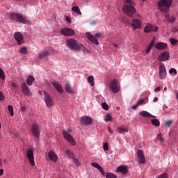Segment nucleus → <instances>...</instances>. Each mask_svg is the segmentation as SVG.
Returning <instances> with one entry per match:
<instances>
[{
  "label": "nucleus",
  "instance_id": "f257e3e1",
  "mask_svg": "<svg viewBox=\"0 0 178 178\" xmlns=\"http://www.w3.org/2000/svg\"><path fill=\"white\" fill-rule=\"evenodd\" d=\"M66 44L67 47L72 51H76L77 52H80V51L83 49V44H79L77 40L74 39H67L66 40Z\"/></svg>",
  "mask_w": 178,
  "mask_h": 178
},
{
  "label": "nucleus",
  "instance_id": "f03ea898",
  "mask_svg": "<svg viewBox=\"0 0 178 178\" xmlns=\"http://www.w3.org/2000/svg\"><path fill=\"white\" fill-rule=\"evenodd\" d=\"M11 20H15L18 23H22V24H30V21L27 19V17L23 14L13 13L10 14Z\"/></svg>",
  "mask_w": 178,
  "mask_h": 178
},
{
  "label": "nucleus",
  "instance_id": "7ed1b4c3",
  "mask_svg": "<svg viewBox=\"0 0 178 178\" xmlns=\"http://www.w3.org/2000/svg\"><path fill=\"white\" fill-rule=\"evenodd\" d=\"M172 0H161L158 3V8L160 12L168 13L170 6H172Z\"/></svg>",
  "mask_w": 178,
  "mask_h": 178
},
{
  "label": "nucleus",
  "instance_id": "20e7f679",
  "mask_svg": "<svg viewBox=\"0 0 178 178\" xmlns=\"http://www.w3.org/2000/svg\"><path fill=\"white\" fill-rule=\"evenodd\" d=\"M69 133H72V129H69L67 131L63 130V135L64 138L68 141V143H70L72 145H76V140H74V138H73V136H72Z\"/></svg>",
  "mask_w": 178,
  "mask_h": 178
},
{
  "label": "nucleus",
  "instance_id": "39448f33",
  "mask_svg": "<svg viewBox=\"0 0 178 178\" xmlns=\"http://www.w3.org/2000/svg\"><path fill=\"white\" fill-rule=\"evenodd\" d=\"M122 10L124 13L127 15V16H133L134 13H136V8H134L131 5L125 4Z\"/></svg>",
  "mask_w": 178,
  "mask_h": 178
},
{
  "label": "nucleus",
  "instance_id": "423d86ee",
  "mask_svg": "<svg viewBox=\"0 0 178 178\" xmlns=\"http://www.w3.org/2000/svg\"><path fill=\"white\" fill-rule=\"evenodd\" d=\"M109 88L111 91H112L113 94H116L117 92H119L120 90V86H119L118 80L116 79H114L110 82Z\"/></svg>",
  "mask_w": 178,
  "mask_h": 178
},
{
  "label": "nucleus",
  "instance_id": "0eeeda50",
  "mask_svg": "<svg viewBox=\"0 0 178 178\" xmlns=\"http://www.w3.org/2000/svg\"><path fill=\"white\" fill-rule=\"evenodd\" d=\"M159 77L161 80H163L166 79V76L168 73L166 72V67H165V65L163 63L160 64V66L159 67Z\"/></svg>",
  "mask_w": 178,
  "mask_h": 178
},
{
  "label": "nucleus",
  "instance_id": "6e6552de",
  "mask_svg": "<svg viewBox=\"0 0 178 178\" xmlns=\"http://www.w3.org/2000/svg\"><path fill=\"white\" fill-rule=\"evenodd\" d=\"M44 99L47 108H51L54 105V100L52 99V97H51V95L46 91H44Z\"/></svg>",
  "mask_w": 178,
  "mask_h": 178
},
{
  "label": "nucleus",
  "instance_id": "1a4fd4ad",
  "mask_svg": "<svg viewBox=\"0 0 178 178\" xmlns=\"http://www.w3.org/2000/svg\"><path fill=\"white\" fill-rule=\"evenodd\" d=\"M26 156L28 158V161H29L30 165H31V166H34L35 165V163L34 162V152H33V149H27Z\"/></svg>",
  "mask_w": 178,
  "mask_h": 178
},
{
  "label": "nucleus",
  "instance_id": "9d476101",
  "mask_svg": "<svg viewBox=\"0 0 178 178\" xmlns=\"http://www.w3.org/2000/svg\"><path fill=\"white\" fill-rule=\"evenodd\" d=\"M31 133L33 136L35 137V138H40V134L41 133V131H40V127L37 124H32Z\"/></svg>",
  "mask_w": 178,
  "mask_h": 178
},
{
  "label": "nucleus",
  "instance_id": "9b49d317",
  "mask_svg": "<svg viewBox=\"0 0 178 178\" xmlns=\"http://www.w3.org/2000/svg\"><path fill=\"white\" fill-rule=\"evenodd\" d=\"M158 31V26L151 24H147L144 28L145 33H152Z\"/></svg>",
  "mask_w": 178,
  "mask_h": 178
},
{
  "label": "nucleus",
  "instance_id": "f8f14e48",
  "mask_svg": "<svg viewBox=\"0 0 178 178\" xmlns=\"http://www.w3.org/2000/svg\"><path fill=\"white\" fill-rule=\"evenodd\" d=\"M15 40H17L18 45H22L24 42V38H23V35L20 32H17L14 35Z\"/></svg>",
  "mask_w": 178,
  "mask_h": 178
},
{
  "label": "nucleus",
  "instance_id": "ddd939ff",
  "mask_svg": "<svg viewBox=\"0 0 178 178\" xmlns=\"http://www.w3.org/2000/svg\"><path fill=\"white\" fill-rule=\"evenodd\" d=\"M60 33L61 34L67 37H70V35H74V31L69 28L63 29L60 31Z\"/></svg>",
  "mask_w": 178,
  "mask_h": 178
},
{
  "label": "nucleus",
  "instance_id": "4468645a",
  "mask_svg": "<svg viewBox=\"0 0 178 178\" xmlns=\"http://www.w3.org/2000/svg\"><path fill=\"white\" fill-rule=\"evenodd\" d=\"M21 87L23 94L27 97H29V95H31V90H30V88L27 87V83H26V82L22 83Z\"/></svg>",
  "mask_w": 178,
  "mask_h": 178
},
{
  "label": "nucleus",
  "instance_id": "2eb2a0df",
  "mask_svg": "<svg viewBox=\"0 0 178 178\" xmlns=\"http://www.w3.org/2000/svg\"><path fill=\"white\" fill-rule=\"evenodd\" d=\"M141 20L138 19H134L131 22L133 30H136V29H141Z\"/></svg>",
  "mask_w": 178,
  "mask_h": 178
},
{
  "label": "nucleus",
  "instance_id": "dca6fc26",
  "mask_svg": "<svg viewBox=\"0 0 178 178\" xmlns=\"http://www.w3.org/2000/svg\"><path fill=\"white\" fill-rule=\"evenodd\" d=\"M169 58H170L169 51H165L159 56V60L165 62V60H169Z\"/></svg>",
  "mask_w": 178,
  "mask_h": 178
},
{
  "label": "nucleus",
  "instance_id": "f3484780",
  "mask_svg": "<svg viewBox=\"0 0 178 178\" xmlns=\"http://www.w3.org/2000/svg\"><path fill=\"white\" fill-rule=\"evenodd\" d=\"M81 124H86L88 126V124H91L92 123V119L90 117L83 116L81 118Z\"/></svg>",
  "mask_w": 178,
  "mask_h": 178
},
{
  "label": "nucleus",
  "instance_id": "a211bd4d",
  "mask_svg": "<svg viewBox=\"0 0 178 178\" xmlns=\"http://www.w3.org/2000/svg\"><path fill=\"white\" fill-rule=\"evenodd\" d=\"M52 85L60 94L63 93V88H62V83L60 82H52Z\"/></svg>",
  "mask_w": 178,
  "mask_h": 178
},
{
  "label": "nucleus",
  "instance_id": "6ab92c4d",
  "mask_svg": "<svg viewBox=\"0 0 178 178\" xmlns=\"http://www.w3.org/2000/svg\"><path fill=\"white\" fill-rule=\"evenodd\" d=\"M138 157L139 159V165L141 163H145V157H144V152H143V150H138Z\"/></svg>",
  "mask_w": 178,
  "mask_h": 178
},
{
  "label": "nucleus",
  "instance_id": "aec40b11",
  "mask_svg": "<svg viewBox=\"0 0 178 178\" xmlns=\"http://www.w3.org/2000/svg\"><path fill=\"white\" fill-rule=\"evenodd\" d=\"M155 47L159 51H162L168 48V44L163 42H158L155 44Z\"/></svg>",
  "mask_w": 178,
  "mask_h": 178
},
{
  "label": "nucleus",
  "instance_id": "412c9836",
  "mask_svg": "<svg viewBox=\"0 0 178 178\" xmlns=\"http://www.w3.org/2000/svg\"><path fill=\"white\" fill-rule=\"evenodd\" d=\"M87 38H88L89 41H91V42H93V44H95V45H99V42H98V40L95 38V36L90 33H88Z\"/></svg>",
  "mask_w": 178,
  "mask_h": 178
},
{
  "label": "nucleus",
  "instance_id": "4be33fe9",
  "mask_svg": "<svg viewBox=\"0 0 178 178\" xmlns=\"http://www.w3.org/2000/svg\"><path fill=\"white\" fill-rule=\"evenodd\" d=\"M127 166L126 165H120L117 168L118 173H122L123 175H126L127 173Z\"/></svg>",
  "mask_w": 178,
  "mask_h": 178
},
{
  "label": "nucleus",
  "instance_id": "5701e85b",
  "mask_svg": "<svg viewBox=\"0 0 178 178\" xmlns=\"http://www.w3.org/2000/svg\"><path fill=\"white\" fill-rule=\"evenodd\" d=\"M91 165L93 166V168L97 169L99 172H100L101 175H102V176H105V171H104V169H102V167H101L99 164L97 163H92Z\"/></svg>",
  "mask_w": 178,
  "mask_h": 178
},
{
  "label": "nucleus",
  "instance_id": "b1692460",
  "mask_svg": "<svg viewBox=\"0 0 178 178\" xmlns=\"http://www.w3.org/2000/svg\"><path fill=\"white\" fill-rule=\"evenodd\" d=\"M49 158L52 162H56L58 161V156L52 151L49 152Z\"/></svg>",
  "mask_w": 178,
  "mask_h": 178
},
{
  "label": "nucleus",
  "instance_id": "393cba45",
  "mask_svg": "<svg viewBox=\"0 0 178 178\" xmlns=\"http://www.w3.org/2000/svg\"><path fill=\"white\" fill-rule=\"evenodd\" d=\"M139 115H140V116H143V118H152V119H155V115H152L147 111H141Z\"/></svg>",
  "mask_w": 178,
  "mask_h": 178
},
{
  "label": "nucleus",
  "instance_id": "a878e982",
  "mask_svg": "<svg viewBox=\"0 0 178 178\" xmlns=\"http://www.w3.org/2000/svg\"><path fill=\"white\" fill-rule=\"evenodd\" d=\"M155 44V39H153L150 44L147 46V49L145 50V54H149L151 52V49H152V47Z\"/></svg>",
  "mask_w": 178,
  "mask_h": 178
},
{
  "label": "nucleus",
  "instance_id": "bb28decb",
  "mask_svg": "<svg viewBox=\"0 0 178 178\" xmlns=\"http://www.w3.org/2000/svg\"><path fill=\"white\" fill-rule=\"evenodd\" d=\"M65 90L68 94H74V91H73V89L69 83L65 85Z\"/></svg>",
  "mask_w": 178,
  "mask_h": 178
},
{
  "label": "nucleus",
  "instance_id": "cd10ccee",
  "mask_svg": "<svg viewBox=\"0 0 178 178\" xmlns=\"http://www.w3.org/2000/svg\"><path fill=\"white\" fill-rule=\"evenodd\" d=\"M49 55V52L47 50H42L38 55L40 59H42V58H45V56H48Z\"/></svg>",
  "mask_w": 178,
  "mask_h": 178
},
{
  "label": "nucleus",
  "instance_id": "c85d7f7f",
  "mask_svg": "<svg viewBox=\"0 0 178 178\" xmlns=\"http://www.w3.org/2000/svg\"><path fill=\"white\" fill-rule=\"evenodd\" d=\"M34 80H35L34 79V76H29L27 77V79H26V83L28 86H33V81H34Z\"/></svg>",
  "mask_w": 178,
  "mask_h": 178
},
{
  "label": "nucleus",
  "instance_id": "c756f323",
  "mask_svg": "<svg viewBox=\"0 0 178 178\" xmlns=\"http://www.w3.org/2000/svg\"><path fill=\"white\" fill-rule=\"evenodd\" d=\"M152 124L153 126H155L156 127H159L161 123L159 122V120L158 119H152L151 120Z\"/></svg>",
  "mask_w": 178,
  "mask_h": 178
},
{
  "label": "nucleus",
  "instance_id": "7c9ffc66",
  "mask_svg": "<svg viewBox=\"0 0 178 178\" xmlns=\"http://www.w3.org/2000/svg\"><path fill=\"white\" fill-rule=\"evenodd\" d=\"M129 131V128L125 127H120L118 128V132L122 133H127Z\"/></svg>",
  "mask_w": 178,
  "mask_h": 178
},
{
  "label": "nucleus",
  "instance_id": "2f4dec72",
  "mask_svg": "<svg viewBox=\"0 0 178 178\" xmlns=\"http://www.w3.org/2000/svg\"><path fill=\"white\" fill-rule=\"evenodd\" d=\"M65 154L67 155V156H69L70 159H71V160L75 158L74 154H73V152H72V151L70 149L66 150Z\"/></svg>",
  "mask_w": 178,
  "mask_h": 178
},
{
  "label": "nucleus",
  "instance_id": "473e14b6",
  "mask_svg": "<svg viewBox=\"0 0 178 178\" xmlns=\"http://www.w3.org/2000/svg\"><path fill=\"white\" fill-rule=\"evenodd\" d=\"M88 82L89 83V84H90V86H94V76H89L88 77Z\"/></svg>",
  "mask_w": 178,
  "mask_h": 178
},
{
  "label": "nucleus",
  "instance_id": "72a5a7b5",
  "mask_svg": "<svg viewBox=\"0 0 178 178\" xmlns=\"http://www.w3.org/2000/svg\"><path fill=\"white\" fill-rule=\"evenodd\" d=\"M73 12H75V13H77V15H81V11H80V8L77 6L72 7Z\"/></svg>",
  "mask_w": 178,
  "mask_h": 178
},
{
  "label": "nucleus",
  "instance_id": "f704fd0d",
  "mask_svg": "<svg viewBox=\"0 0 178 178\" xmlns=\"http://www.w3.org/2000/svg\"><path fill=\"white\" fill-rule=\"evenodd\" d=\"M0 79L1 80L5 81V72H3V70L0 68Z\"/></svg>",
  "mask_w": 178,
  "mask_h": 178
},
{
  "label": "nucleus",
  "instance_id": "c9c22d12",
  "mask_svg": "<svg viewBox=\"0 0 178 178\" xmlns=\"http://www.w3.org/2000/svg\"><path fill=\"white\" fill-rule=\"evenodd\" d=\"M8 112L10 113V116H13L14 113H13V106L9 105L8 106Z\"/></svg>",
  "mask_w": 178,
  "mask_h": 178
},
{
  "label": "nucleus",
  "instance_id": "e433bc0d",
  "mask_svg": "<svg viewBox=\"0 0 178 178\" xmlns=\"http://www.w3.org/2000/svg\"><path fill=\"white\" fill-rule=\"evenodd\" d=\"M104 120H105V122H111V121H112V115H111V114H107L105 116Z\"/></svg>",
  "mask_w": 178,
  "mask_h": 178
},
{
  "label": "nucleus",
  "instance_id": "4c0bfd02",
  "mask_svg": "<svg viewBox=\"0 0 178 178\" xmlns=\"http://www.w3.org/2000/svg\"><path fill=\"white\" fill-rule=\"evenodd\" d=\"M20 54L22 55H26L27 54V47H22L19 50Z\"/></svg>",
  "mask_w": 178,
  "mask_h": 178
},
{
  "label": "nucleus",
  "instance_id": "58836bf2",
  "mask_svg": "<svg viewBox=\"0 0 178 178\" xmlns=\"http://www.w3.org/2000/svg\"><path fill=\"white\" fill-rule=\"evenodd\" d=\"M106 178H116V175H115L111 172H106Z\"/></svg>",
  "mask_w": 178,
  "mask_h": 178
},
{
  "label": "nucleus",
  "instance_id": "ea45409f",
  "mask_svg": "<svg viewBox=\"0 0 178 178\" xmlns=\"http://www.w3.org/2000/svg\"><path fill=\"white\" fill-rule=\"evenodd\" d=\"M170 42L172 45H176V44H177V42H178V40L175 39V38H170Z\"/></svg>",
  "mask_w": 178,
  "mask_h": 178
},
{
  "label": "nucleus",
  "instance_id": "a19ab883",
  "mask_svg": "<svg viewBox=\"0 0 178 178\" xmlns=\"http://www.w3.org/2000/svg\"><path fill=\"white\" fill-rule=\"evenodd\" d=\"M72 161L76 166H80V162H79V159H76L75 157H74Z\"/></svg>",
  "mask_w": 178,
  "mask_h": 178
},
{
  "label": "nucleus",
  "instance_id": "79ce46f5",
  "mask_svg": "<svg viewBox=\"0 0 178 178\" xmlns=\"http://www.w3.org/2000/svg\"><path fill=\"white\" fill-rule=\"evenodd\" d=\"M169 73H170V74H175L176 75V74H177V71L175 68H171L169 70Z\"/></svg>",
  "mask_w": 178,
  "mask_h": 178
},
{
  "label": "nucleus",
  "instance_id": "37998d69",
  "mask_svg": "<svg viewBox=\"0 0 178 178\" xmlns=\"http://www.w3.org/2000/svg\"><path fill=\"white\" fill-rule=\"evenodd\" d=\"M102 106L103 109H105L106 111H108V109L109 108V106H108V104H106V102L102 103Z\"/></svg>",
  "mask_w": 178,
  "mask_h": 178
},
{
  "label": "nucleus",
  "instance_id": "c03bdc74",
  "mask_svg": "<svg viewBox=\"0 0 178 178\" xmlns=\"http://www.w3.org/2000/svg\"><path fill=\"white\" fill-rule=\"evenodd\" d=\"M103 148L104 151H108L109 149V146L108 145V143H104Z\"/></svg>",
  "mask_w": 178,
  "mask_h": 178
},
{
  "label": "nucleus",
  "instance_id": "a18cd8bd",
  "mask_svg": "<svg viewBox=\"0 0 178 178\" xmlns=\"http://www.w3.org/2000/svg\"><path fill=\"white\" fill-rule=\"evenodd\" d=\"M158 178H168V174L163 173L159 177H158Z\"/></svg>",
  "mask_w": 178,
  "mask_h": 178
},
{
  "label": "nucleus",
  "instance_id": "49530a36",
  "mask_svg": "<svg viewBox=\"0 0 178 178\" xmlns=\"http://www.w3.org/2000/svg\"><path fill=\"white\" fill-rule=\"evenodd\" d=\"M173 122L172 120H168V121H165L164 124L165 126H170V124L172 123Z\"/></svg>",
  "mask_w": 178,
  "mask_h": 178
},
{
  "label": "nucleus",
  "instance_id": "de8ad7c7",
  "mask_svg": "<svg viewBox=\"0 0 178 178\" xmlns=\"http://www.w3.org/2000/svg\"><path fill=\"white\" fill-rule=\"evenodd\" d=\"M5 99V96L2 92H0V101H3Z\"/></svg>",
  "mask_w": 178,
  "mask_h": 178
},
{
  "label": "nucleus",
  "instance_id": "09e8293b",
  "mask_svg": "<svg viewBox=\"0 0 178 178\" xmlns=\"http://www.w3.org/2000/svg\"><path fill=\"white\" fill-rule=\"evenodd\" d=\"M136 104H137L138 106H140V105L144 104V99H142L138 100V102Z\"/></svg>",
  "mask_w": 178,
  "mask_h": 178
},
{
  "label": "nucleus",
  "instance_id": "8fccbe9b",
  "mask_svg": "<svg viewBox=\"0 0 178 178\" xmlns=\"http://www.w3.org/2000/svg\"><path fill=\"white\" fill-rule=\"evenodd\" d=\"M21 111H22V112H26L27 108H26V106L21 105Z\"/></svg>",
  "mask_w": 178,
  "mask_h": 178
},
{
  "label": "nucleus",
  "instance_id": "3c124183",
  "mask_svg": "<svg viewBox=\"0 0 178 178\" xmlns=\"http://www.w3.org/2000/svg\"><path fill=\"white\" fill-rule=\"evenodd\" d=\"M158 140H159V141H163V138L162 137L161 134H158Z\"/></svg>",
  "mask_w": 178,
  "mask_h": 178
},
{
  "label": "nucleus",
  "instance_id": "603ef678",
  "mask_svg": "<svg viewBox=\"0 0 178 178\" xmlns=\"http://www.w3.org/2000/svg\"><path fill=\"white\" fill-rule=\"evenodd\" d=\"M126 3H129V5H134V2L132 0H124Z\"/></svg>",
  "mask_w": 178,
  "mask_h": 178
},
{
  "label": "nucleus",
  "instance_id": "864d4df0",
  "mask_svg": "<svg viewBox=\"0 0 178 178\" xmlns=\"http://www.w3.org/2000/svg\"><path fill=\"white\" fill-rule=\"evenodd\" d=\"M176 20V17H171L169 18L168 22H171V23H173Z\"/></svg>",
  "mask_w": 178,
  "mask_h": 178
},
{
  "label": "nucleus",
  "instance_id": "5fc2aeb1",
  "mask_svg": "<svg viewBox=\"0 0 178 178\" xmlns=\"http://www.w3.org/2000/svg\"><path fill=\"white\" fill-rule=\"evenodd\" d=\"M12 87H13V88H17V83L13 82L11 83Z\"/></svg>",
  "mask_w": 178,
  "mask_h": 178
},
{
  "label": "nucleus",
  "instance_id": "6e6d98bb",
  "mask_svg": "<svg viewBox=\"0 0 178 178\" xmlns=\"http://www.w3.org/2000/svg\"><path fill=\"white\" fill-rule=\"evenodd\" d=\"M101 35H102V34L101 33H95V37L97 38H99V37H101Z\"/></svg>",
  "mask_w": 178,
  "mask_h": 178
},
{
  "label": "nucleus",
  "instance_id": "4d7b16f0",
  "mask_svg": "<svg viewBox=\"0 0 178 178\" xmlns=\"http://www.w3.org/2000/svg\"><path fill=\"white\" fill-rule=\"evenodd\" d=\"M65 20L67 23H70L72 22V19L69 17H66Z\"/></svg>",
  "mask_w": 178,
  "mask_h": 178
},
{
  "label": "nucleus",
  "instance_id": "13d9d810",
  "mask_svg": "<svg viewBox=\"0 0 178 178\" xmlns=\"http://www.w3.org/2000/svg\"><path fill=\"white\" fill-rule=\"evenodd\" d=\"M131 108L133 109H137V108H138V105L136 104V105L133 106Z\"/></svg>",
  "mask_w": 178,
  "mask_h": 178
},
{
  "label": "nucleus",
  "instance_id": "bf43d9fd",
  "mask_svg": "<svg viewBox=\"0 0 178 178\" xmlns=\"http://www.w3.org/2000/svg\"><path fill=\"white\" fill-rule=\"evenodd\" d=\"M165 19H167L168 21L169 19L170 18V17H169V14H166V15H165Z\"/></svg>",
  "mask_w": 178,
  "mask_h": 178
},
{
  "label": "nucleus",
  "instance_id": "052dcab7",
  "mask_svg": "<svg viewBox=\"0 0 178 178\" xmlns=\"http://www.w3.org/2000/svg\"><path fill=\"white\" fill-rule=\"evenodd\" d=\"M3 175V169H0V176H2Z\"/></svg>",
  "mask_w": 178,
  "mask_h": 178
},
{
  "label": "nucleus",
  "instance_id": "680f3d73",
  "mask_svg": "<svg viewBox=\"0 0 178 178\" xmlns=\"http://www.w3.org/2000/svg\"><path fill=\"white\" fill-rule=\"evenodd\" d=\"M153 102H158V97H154Z\"/></svg>",
  "mask_w": 178,
  "mask_h": 178
},
{
  "label": "nucleus",
  "instance_id": "e2e57ef3",
  "mask_svg": "<svg viewBox=\"0 0 178 178\" xmlns=\"http://www.w3.org/2000/svg\"><path fill=\"white\" fill-rule=\"evenodd\" d=\"M161 90V88L160 87H157L154 91H160Z\"/></svg>",
  "mask_w": 178,
  "mask_h": 178
},
{
  "label": "nucleus",
  "instance_id": "0e129e2a",
  "mask_svg": "<svg viewBox=\"0 0 178 178\" xmlns=\"http://www.w3.org/2000/svg\"><path fill=\"white\" fill-rule=\"evenodd\" d=\"M113 47H115V48H118V44H113Z\"/></svg>",
  "mask_w": 178,
  "mask_h": 178
},
{
  "label": "nucleus",
  "instance_id": "69168bd1",
  "mask_svg": "<svg viewBox=\"0 0 178 178\" xmlns=\"http://www.w3.org/2000/svg\"><path fill=\"white\" fill-rule=\"evenodd\" d=\"M108 130H109L110 133L112 132V131L111 130V128H108Z\"/></svg>",
  "mask_w": 178,
  "mask_h": 178
},
{
  "label": "nucleus",
  "instance_id": "338daca9",
  "mask_svg": "<svg viewBox=\"0 0 178 178\" xmlns=\"http://www.w3.org/2000/svg\"><path fill=\"white\" fill-rule=\"evenodd\" d=\"M140 2H145V0H140Z\"/></svg>",
  "mask_w": 178,
  "mask_h": 178
},
{
  "label": "nucleus",
  "instance_id": "774afa93",
  "mask_svg": "<svg viewBox=\"0 0 178 178\" xmlns=\"http://www.w3.org/2000/svg\"><path fill=\"white\" fill-rule=\"evenodd\" d=\"M92 24H95V22H92Z\"/></svg>",
  "mask_w": 178,
  "mask_h": 178
}]
</instances>
